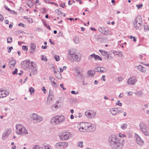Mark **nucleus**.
<instances>
[{"instance_id": "obj_1", "label": "nucleus", "mask_w": 149, "mask_h": 149, "mask_svg": "<svg viewBox=\"0 0 149 149\" xmlns=\"http://www.w3.org/2000/svg\"><path fill=\"white\" fill-rule=\"evenodd\" d=\"M108 143L113 148H121L123 147V144L120 142L119 140L115 135H111L109 136Z\"/></svg>"}, {"instance_id": "obj_2", "label": "nucleus", "mask_w": 149, "mask_h": 149, "mask_svg": "<svg viewBox=\"0 0 149 149\" xmlns=\"http://www.w3.org/2000/svg\"><path fill=\"white\" fill-rule=\"evenodd\" d=\"M16 133L18 135H22L27 134L28 132L25 128L20 124L16 125L15 126Z\"/></svg>"}, {"instance_id": "obj_3", "label": "nucleus", "mask_w": 149, "mask_h": 149, "mask_svg": "<svg viewBox=\"0 0 149 149\" xmlns=\"http://www.w3.org/2000/svg\"><path fill=\"white\" fill-rule=\"evenodd\" d=\"M140 130L143 134L146 136H149V129L146 124L143 122L139 124Z\"/></svg>"}, {"instance_id": "obj_4", "label": "nucleus", "mask_w": 149, "mask_h": 149, "mask_svg": "<svg viewBox=\"0 0 149 149\" xmlns=\"http://www.w3.org/2000/svg\"><path fill=\"white\" fill-rule=\"evenodd\" d=\"M64 120V117L61 115L56 116L53 117L51 120V123L53 125L60 123L63 122Z\"/></svg>"}, {"instance_id": "obj_5", "label": "nucleus", "mask_w": 149, "mask_h": 149, "mask_svg": "<svg viewBox=\"0 0 149 149\" xmlns=\"http://www.w3.org/2000/svg\"><path fill=\"white\" fill-rule=\"evenodd\" d=\"M30 117L32 119V120L36 123H38L42 121L43 118L42 117L33 113L30 115Z\"/></svg>"}, {"instance_id": "obj_6", "label": "nucleus", "mask_w": 149, "mask_h": 149, "mask_svg": "<svg viewBox=\"0 0 149 149\" xmlns=\"http://www.w3.org/2000/svg\"><path fill=\"white\" fill-rule=\"evenodd\" d=\"M72 134L69 132H63L62 135H60V139L63 140H67L71 137Z\"/></svg>"}, {"instance_id": "obj_7", "label": "nucleus", "mask_w": 149, "mask_h": 149, "mask_svg": "<svg viewBox=\"0 0 149 149\" xmlns=\"http://www.w3.org/2000/svg\"><path fill=\"white\" fill-rule=\"evenodd\" d=\"M30 64V60H25L21 62V65L23 68L27 70L29 68Z\"/></svg>"}, {"instance_id": "obj_8", "label": "nucleus", "mask_w": 149, "mask_h": 149, "mask_svg": "<svg viewBox=\"0 0 149 149\" xmlns=\"http://www.w3.org/2000/svg\"><path fill=\"white\" fill-rule=\"evenodd\" d=\"M87 132H92L94 131L96 128V127L94 124L89 123H87L86 124Z\"/></svg>"}, {"instance_id": "obj_9", "label": "nucleus", "mask_w": 149, "mask_h": 149, "mask_svg": "<svg viewBox=\"0 0 149 149\" xmlns=\"http://www.w3.org/2000/svg\"><path fill=\"white\" fill-rule=\"evenodd\" d=\"M68 145V143L66 142H58L56 143L55 146L57 148H67Z\"/></svg>"}, {"instance_id": "obj_10", "label": "nucleus", "mask_w": 149, "mask_h": 149, "mask_svg": "<svg viewBox=\"0 0 149 149\" xmlns=\"http://www.w3.org/2000/svg\"><path fill=\"white\" fill-rule=\"evenodd\" d=\"M93 58L95 61L102 60V58L99 56L95 54V53L89 55L88 58V59L89 60H91L92 58Z\"/></svg>"}, {"instance_id": "obj_11", "label": "nucleus", "mask_w": 149, "mask_h": 149, "mask_svg": "<svg viewBox=\"0 0 149 149\" xmlns=\"http://www.w3.org/2000/svg\"><path fill=\"white\" fill-rule=\"evenodd\" d=\"M137 81L136 78L135 76H132L129 78L127 81V83L129 85H134Z\"/></svg>"}, {"instance_id": "obj_12", "label": "nucleus", "mask_w": 149, "mask_h": 149, "mask_svg": "<svg viewBox=\"0 0 149 149\" xmlns=\"http://www.w3.org/2000/svg\"><path fill=\"white\" fill-rule=\"evenodd\" d=\"M98 31L102 33L103 34L109 36L110 34L109 33V30L106 28L104 27H99L98 28Z\"/></svg>"}, {"instance_id": "obj_13", "label": "nucleus", "mask_w": 149, "mask_h": 149, "mask_svg": "<svg viewBox=\"0 0 149 149\" xmlns=\"http://www.w3.org/2000/svg\"><path fill=\"white\" fill-rule=\"evenodd\" d=\"M11 131V130L10 129L6 130L2 134V139L3 140H6L7 137L10 134Z\"/></svg>"}, {"instance_id": "obj_14", "label": "nucleus", "mask_w": 149, "mask_h": 149, "mask_svg": "<svg viewBox=\"0 0 149 149\" xmlns=\"http://www.w3.org/2000/svg\"><path fill=\"white\" fill-rule=\"evenodd\" d=\"M85 113L88 118H94L97 114L96 112L95 111L92 112V113L88 111H86Z\"/></svg>"}, {"instance_id": "obj_15", "label": "nucleus", "mask_w": 149, "mask_h": 149, "mask_svg": "<svg viewBox=\"0 0 149 149\" xmlns=\"http://www.w3.org/2000/svg\"><path fill=\"white\" fill-rule=\"evenodd\" d=\"M29 69L32 70V72L33 73V74H36V73L37 69L36 68V64L33 62H31L30 63Z\"/></svg>"}, {"instance_id": "obj_16", "label": "nucleus", "mask_w": 149, "mask_h": 149, "mask_svg": "<svg viewBox=\"0 0 149 149\" xmlns=\"http://www.w3.org/2000/svg\"><path fill=\"white\" fill-rule=\"evenodd\" d=\"M137 143L139 146H141L143 144L144 141L137 134L135 135Z\"/></svg>"}, {"instance_id": "obj_17", "label": "nucleus", "mask_w": 149, "mask_h": 149, "mask_svg": "<svg viewBox=\"0 0 149 149\" xmlns=\"http://www.w3.org/2000/svg\"><path fill=\"white\" fill-rule=\"evenodd\" d=\"M87 123H82L81 124V126L79 128V130L81 132H87V127H86V124Z\"/></svg>"}, {"instance_id": "obj_18", "label": "nucleus", "mask_w": 149, "mask_h": 149, "mask_svg": "<svg viewBox=\"0 0 149 149\" xmlns=\"http://www.w3.org/2000/svg\"><path fill=\"white\" fill-rule=\"evenodd\" d=\"M70 59L72 60V61H75L79 62L80 60V59L79 58L78 55L75 54L70 57Z\"/></svg>"}, {"instance_id": "obj_19", "label": "nucleus", "mask_w": 149, "mask_h": 149, "mask_svg": "<svg viewBox=\"0 0 149 149\" xmlns=\"http://www.w3.org/2000/svg\"><path fill=\"white\" fill-rule=\"evenodd\" d=\"M134 27L137 29H138L139 27L142 26V21L138 22H135L134 23Z\"/></svg>"}, {"instance_id": "obj_20", "label": "nucleus", "mask_w": 149, "mask_h": 149, "mask_svg": "<svg viewBox=\"0 0 149 149\" xmlns=\"http://www.w3.org/2000/svg\"><path fill=\"white\" fill-rule=\"evenodd\" d=\"M53 96L54 95L52 91L51 90H50L47 97V101L50 102L51 101H52V99L54 97Z\"/></svg>"}, {"instance_id": "obj_21", "label": "nucleus", "mask_w": 149, "mask_h": 149, "mask_svg": "<svg viewBox=\"0 0 149 149\" xmlns=\"http://www.w3.org/2000/svg\"><path fill=\"white\" fill-rule=\"evenodd\" d=\"M49 79L52 82V85L56 88H57V86L54 81L55 80V78L52 76H50L49 77Z\"/></svg>"}, {"instance_id": "obj_22", "label": "nucleus", "mask_w": 149, "mask_h": 149, "mask_svg": "<svg viewBox=\"0 0 149 149\" xmlns=\"http://www.w3.org/2000/svg\"><path fill=\"white\" fill-rule=\"evenodd\" d=\"M112 53L115 55H118L120 57L123 56V52L121 51L113 50Z\"/></svg>"}, {"instance_id": "obj_23", "label": "nucleus", "mask_w": 149, "mask_h": 149, "mask_svg": "<svg viewBox=\"0 0 149 149\" xmlns=\"http://www.w3.org/2000/svg\"><path fill=\"white\" fill-rule=\"evenodd\" d=\"M87 74L90 77H93L95 74V72L94 70H90L88 71Z\"/></svg>"}, {"instance_id": "obj_24", "label": "nucleus", "mask_w": 149, "mask_h": 149, "mask_svg": "<svg viewBox=\"0 0 149 149\" xmlns=\"http://www.w3.org/2000/svg\"><path fill=\"white\" fill-rule=\"evenodd\" d=\"M16 63V61L15 60L13 59L10 61L9 63L10 68H13Z\"/></svg>"}, {"instance_id": "obj_25", "label": "nucleus", "mask_w": 149, "mask_h": 149, "mask_svg": "<svg viewBox=\"0 0 149 149\" xmlns=\"http://www.w3.org/2000/svg\"><path fill=\"white\" fill-rule=\"evenodd\" d=\"M137 68L139 71L141 72H145L146 71V69L143 67L142 65H139L137 66Z\"/></svg>"}, {"instance_id": "obj_26", "label": "nucleus", "mask_w": 149, "mask_h": 149, "mask_svg": "<svg viewBox=\"0 0 149 149\" xmlns=\"http://www.w3.org/2000/svg\"><path fill=\"white\" fill-rule=\"evenodd\" d=\"M116 108H111L110 109V111L112 115L114 116L117 113V110H116Z\"/></svg>"}, {"instance_id": "obj_27", "label": "nucleus", "mask_w": 149, "mask_h": 149, "mask_svg": "<svg viewBox=\"0 0 149 149\" xmlns=\"http://www.w3.org/2000/svg\"><path fill=\"white\" fill-rule=\"evenodd\" d=\"M31 51V53L35 51L36 47V45L34 43H32L30 45Z\"/></svg>"}, {"instance_id": "obj_28", "label": "nucleus", "mask_w": 149, "mask_h": 149, "mask_svg": "<svg viewBox=\"0 0 149 149\" xmlns=\"http://www.w3.org/2000/svg\"><path fill=\"white\" fill-rule=\"evenodd\" d=\"M99 52H100L102 55L103 56H106L107 55H109V53L104 50L99 49Z\"/></svg>"}, {"instance_id": "obj_29", "label": "nucleus", "mask_w": 149, "mask_h": 149, "mask_svg": "<svg viewBox=\"0 0 149 149\" xmlns=\"http://www.w3.org/2000/svg\"><path fill=\"white\" fill-rule=\"evenodd\" d=\"M95 72H99L102 73H104V71L102 70L101 67H98L95 68L94 69Z\"/></svg>"}, {"instance_id": "obj_30", "label": "nucleus", "mask_w": 149, "mask_h": 149, "mask_svg": "<svg viewBox=\"0 0 149 149\" xmlns=\"http://www.w3.org/2000/svg\"><path fill=\"white\" fill-rule=\"evenodd\" d=\"M3 96L4 97L8 95L10 93V91L9 90H3Z\"/></svg>"}, {"instance_id": "obj_31", "label": "nucleus", "mask_w": 149, "mask_h": 149, "mask_svg": "<svg viewBox=\"0 0 149 149\" xmlns=\"http://www.w3.org/2000/svg\"><path fill=\"white\" fill-rule=\"evenodd\" d=\"M141 21H142L141 16L140 15L137 16L135 18V22H140Z\"/></svg>"}, {"instance_id": "obj_32", "label": "nucleus", "mask_w": 149, "mask_h": 149, "mask_svg": "<svg viewBox=\"0 0 149 149\" xmlns=\"http://www.w3.org/2000/svg\"><path fill=\"white\" fill-rule=\"evenodd\" d=\"M27 5L29 7L31 8L33 6V4L32 1H30L28 2Z\"/></svg>"}, {"instance_id": "obj_33", "label": "nucleus", "mask_w": 149, "mask_h": 149, "mask_svg": "<svg viewBox=\"0 0 149 149\" xmlns=\"http://www.w3.org/2000/svg\"><path fill=\"white\" fill-rule=\"evenodd\" d=\"M127 124L125 123H123L122 124L121 126V128L123 130L125 129L127 127Z\"/></svg>"}, {"instance_id": "obj_34", "label": "nucleus", "mask_w": 149, "mask_h": 149, "mask_svg": "<svg viewBox=\"0 0 149 149\" xmlns=\"http://www.w3.org/2000/svg\"><path fill=\"white\" fill-rule=\"evenodd\" d=\"M56 76L57 78L58 79H61L62 78V77L61 74L59 72H58V73H57V74H56Z\"/></svg>"}, {"instance_id": "obj_35", "label": "nucleus", "mask_w": 149, "mask_h": 149, "mask_svg": "<svg viewBox=\"0 0 149 149\" xmlns=\"http://www.w3.org/2000/svg\"><path fill=\"white\" fill-rule=\"evenodd\" d=\"M74 41L75 43H78L79 42V38L77 37H74Z\"/></svg>"}, {"instance_id": "obj_36", "label": "nucleus", "mask_w": 149, "mask_h": 149, "mask_svg": "<svg viewBox=\"0 0 149 149\" xmlns=\"http://www.w3.org/2000/svg\"><path fill=\"white\" fill-rule=\"evenodd\" d=\"M144 27L145 31H149V25L147 24L144 25Z\"/></svg>"}, {"instance_id": "obj_37", "label": "nucleus", "mask_w": 149, "mask_h": 149, "mask_svg": "<svg viewBox=\"0 0 149 149\" xmlns=\"http://www.w3.org/2000/svg\"><path fill=\"white\" fill-rule=\"evenodd\" d=\"M3 90H1L0 89V98L4 97L3 96Z\"/></svg>"}, {"instance_id": "obj_38", "label": "nucleus", "mask_w": 149, "mask_h": 149, "mask_svg": "<svg viewBox=\"0 0 149 149\" xmlns=\"http://www.w3.org/2000/svg\"><path fill=\"white\" fill-rule=\"evenodd\" d=\"M32 149H42L38 145H36L33 146Z\"/></svg>"}, {"instance_id": "obj_39", "label": "nucleus", "mask_w": 149, "mask_h": 149, "mask_svg": "<svg viewBox=\"0 0 149 149\" xmlns=\"http://www.w3.org/2000/svg\"><path fill=\"white\" fill-rule=\"evenodd\" d=\"M69 55L72 56L74 55L75 52L73 50L70 49L69 50Z\"/></svg>"}, {"instance_id": "obj_40", "label": "nucleus", "mask_w": 149, "mask_h": 149, "mask_svg": "<svg viewBox=\"0 0 149 149\" xmlns=\"http://www.w3.org/2000/svg\"><path fill=\"white\" fill-rule=\"evenodd\" d=\"M83 142L81 141L78 143V146L79 147L82 148L83 146Z\"/></svg>"}, {"instance_id": "obj_41", "label": "nucleus", "mask_w": 149, "mask_h": 149, "mask_svg": "<svg viewBox=\"0 0 149 149\" xmlns=\"http://www.w3.org/2000/svg\"><path fill=\"white\" fill-rule=\"evenodd\" d=\"M54 58H55L57 61H58L60 60L59 56L58 55H55L54 56Z\"/></svg>"}, {"instance_id": "obj_42", "label": "nucleus", "mask_w": 149, "mask_h": 149, "mask_svg": "<svg viewBox=\"0 0 149 149\" xmlns=\"http://www.w3.org/2000/svg\"><path fill=\"white\" fill-rule=\"evenodd\" d=\"M41 10L43 13H46L47 12L46 9L45 8H41Z\"/></svg>"}, {"instance_id": "obj_43", "label": "nucleus", "mask_w": 149, "mask_h": 149, "mask_svg": "<svg viewBox=\"0 0 149 149\" xmlns=\"http://www.w3.org/2000/svg\"><path fill=\"white\" fill-rule=\"evenodd\" d=\"M34 90V89L32 87L30 88L29 89V91L31 92V94L32 93H33Z\"/></svg>"}, {"instance_id": "obj_44", "label": "nucleus", "mask_w": 149, "mask_h": 149, "mask_svg": "<svg viewBox=\"0 0 149 149\" xmlns=\"http://www.w3.org/2000/svg\"><path fill=\"white\" fill-rule=\"evenodd\" d=\"M78 69L77 68L76 70V72L77 73L78 75H80V76L82 75L81 73V72L78 70Z\"/></svg>"}, {"instance_id": "obj_45", "label": "nucleus", "mask_w": 149, "mask_h": 149, "mask_svg": "<svg viewBox=\"0 0 149 149\" xmlns=\"http://www.w3.org/2000/svg\"><path fill=\"white\" fill-rule=\"evenodd\" d=\"M12 38L10 37L9 38H8L7 39V42L8 43H10L12 42Z\"/></svg>"}, {"instance_id": "obj_46", "label": "nucleus", "mask_w": 149, "mask_h": 149, "mask_svg": "<svg viewBox=\"0 0 149 149\" xmlns=\"http://www.w3.org/2000/svg\"><path fill=\"white\" fill-rule=\"evenodd\" d=\"M22 49L26 51L28 50V47L27 46L24 45L22 47Z\"/></svg>"}, {"instance_id": "obj_47", "label": "nucleus", "mask_w": 149, "mask_h": 149, "mask_svg": "<svg viewBox=\"0 0 149 149\" xmlns=\"http://www.w3.org/2000/svg\"><path fill=\"white\" fill-rule=\"evenodd\" d=\"M116 105H118L120 106L122 105V103H120V101L119 100L117 101V102L116 103Z\"/></svg>"}, {"instance_id": "obj_48", "label": "nucleus", "mask_w": 149, "mask_h": 149, "mask_svg": "<svg viewBox=\"0 0 149 149\" xmlns=\"http://www.w3.org/2000/svg\"><path fill=\"white\" fill-rule=\"evenodd\" d=\"M18 25L19 26H22L24 28H25L26 26V25L25 24H22L21 23H19V24H18Z\"/></svg>"}, {"instance_id": "obj_49", "label": "nucleus", "mask_w": 149, "mask_h": 149, "mask_svg": "<svg viewBox=\"0 0 149 149\" xmlns=\"http://www.w3.org/2000/svg\"><path fill=\"white\" fill-rule=\"evenodd\" d=\"M26 19L29 22L31 23L33 22V19L29 18H26Z\"/></svg>"}, {"instance_id": "obj_50", "label": "nucleus", "mask_w": 149, "mask_h": 149, "mask_svg": "<svg viewBox=\"0 0 149 149\" xmlns=\"http://www.w3.org/2000/svg\"><path fill=\"white\" fill-rule=\"evenodd\" d=\"M55 12L56 13H58V15H59L60 14H61V13H62L61 11H60L58 9H57L55 10Z\"/></svg>"}, {"instance_id": "obj_51", "label": "nucleus", "mask_w": 149, "mask_h": 149, "mask_svg": "<svg viewBox=\"0 0 149 149\" xmlns=\"http://www.w3.org/2000/svg\"><path fill=\"white\" fill-rule=\"evenodd\" d=\"M17 70H17V68H15V71H13L12 72L13 74V75H15V74H17Z\"/></svg>"}, {"instance_id": "obj_52", "label": "nucleus", "mask_w": 149, "mask_h": 149, "mask_svg": "<svg viewBox=\"0 0 149 149\" xmlns=\"http://www.w3.org/2000/svg\"><path fill=\"white\" fill-rule=\"evenodd\" d=\"M143 5L142 4H141L139 5H136V6L137 7L138 9H139L140 8L142 7Z\"/></svg>"}, {"instance_id": "obj_53", "label": "nucleus", "mask_w": 149, "mask_h": 149, "mask_svg": "<svg viewBox=\"0 0 149 149\" xmlns=\"http://www.w3.org/2000/svg\"><path fill=\"white\" fill-rule=\"evenodd\" d=\"M71 93L72 94L76 95L78 94L79 92L78 91L76 92L74 91H71Z\"/></svg>"}, {"instance_id": "obj_54", "label": "nucleus", "mask_w": 149, "mask_h": 149, "mask_svg": "<svg viewBox=\"0 0 149 149\" xmlns=\"http://www.w3.org/2000/svg\"><path fill=\"white\" fill-rule=\"evenodd\" d=\"M4 7L6 10H7L9 12H10L11 10L10 9L8 8L7 6L5 5Z\"/></svg>"}, {"instance_id": "obj_55", "label": "nucleus", "mask_w": 149, "mask_h": 149, "mask_svg": "<svg viewBox=\"0 0 149 149\" xmlns=\"http://www.w3.org/2000/svg\"><path fill=\"white\" fill-rule=\"evenodd\" d=\"M41 56L42 57V58H41V60H44L45 61H47V58H46V57H45V58H46V59H45V58H44L43 57H44V56L43 55H41Z\"/></svg>"}, {"instance_id": "obj_56", "label": "nucleus", "mask_w": 149, "mask_h": 149, "mask_svg": "<svg viewBox=\"0 0 149 149\" xmlns=\"http://www.w3.org/2000/svg\"><path fill=\"white\" fill-rule=\"evenodd\" d=\"M119 136L120 137H126V135L125 134H123L120 133H119L118 134Z\"/></svg>"}, {"instance_id": "obj_57", "label": "nucleus", "mask_w": 149, "mask_h": 149, "mask_svg": "<svg viewBox=\"0 0 149 149\" xmlns=\"http://www.w3.org/2000/svg\"><path fill=\"white\" fill-rule=\"evenodd\" d=\"M101 68L102 69V70H104V72H106L107 71V69L104 67H101Z\"/></svg>"}, {"instance_id": "obj_58", "label": "nucleus", "mask_w": 149, "mask_h": 149, "mask_svg": "<svg viewBox=\"0 0 149 149\" xmlns=\"http://www.w3.org/2000/svg\"><path fill=\"white\" fill-rule=\"evenodd\" d=\"M45 26L47 28V29H49V30H50V26L48 24H45Z\"/></svg>"}, {"instance_id": "obj_59", "label": "nucleus", "mask_w": 149, "mask_h": 149, "mask_svg": "<svg viewBox=\"0 0 149 149\" xmlns=\"http://www.w3.org/2000/svg\"><path fill=\"white\" fill-rule=\"evenodd\" d=\"M3 19L4 18L3 15L0 14V20L2 21L3 20Z\"/></svg>"}, {"instance_id": "obj_60", "label": "nucleus", "mask_w": 149, "mask_h": 149, "mask_svg": "<svg viewBox=\"0 0 149 149\" xmlns=\"http://www.w3.org/2000/svg\"><path fill=\"white\" fill-rule=\"evenodd\" d=\"M13 49V47H9V49L8 50V53H10L11 52V50H12Z\"/></svg>"}, {"instance_id": "obj_61", "label": "nucleus", "mask_w": 149, "mask_h": 149, "mask_svg": "<svg viewBox=\"0 0 149 149\" xmlns=\"http://www.w3.org/2000/svg\"><path fill=\"white\" fill-rule=\"evenodd\" d=\"M60 86L61 87V88H62V89L64 90H65L66 89L64 87L63 85L62 84H60Z\"/></svg>"}, {"instance_id": "obj_62", "label": "nucleus", "mask_w": 149, "mask_h": 149, "mask_svg": "<svg viewBox=\"0 0 149 149\" xmlns=\"http://www.w3.org/2000/svg\"><path fill=\"white\" fill-rule=\"evenodd\" d=\"M57 107V105L54 104L53 106H52L51 107V109H53L54 108V107L55 108H56Z\"/></svg>"}, {"instance_id": "obj_63", "label": "nucleus", "mask_w": 149, "mask_h": 149, "mask_svg": "<svg viewBox=\"0 0 149 149\" xmlns=\"http://www.w3.org/2000/svg\"><path fill=\"white\" fill-rule=\"evenodd\" d=\"M13 23H11V24L9 25V27L10 29H11L13 27Z\"/></svg>"}, {"instance_id": "obj_64", "label": "nucleus", "mask_w": 149, "mask_h": 149, "mask_svg": "<svg viewBox=\"0 0 149 149\" xmlns=\"http://www.w3.org/2000/svg\"><path fill=\"white\" fill-rule=\"evenodd\" d=\"M42 90L43 91L44 93V94L45 93V91H46V89H45V88L44 86H43L42 87Z\"/></svg>"}]
</instances>
